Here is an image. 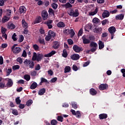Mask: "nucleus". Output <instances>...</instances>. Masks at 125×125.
<instances>
[{
	"label": "nucleus",
	"mask_w": 125,
	"mask_h": 125,
	"mask_svg": "<svg viewBox=\"0 0 125 125\" xmlns=\"http://www.w3.org/2000/svg\"><path fill=\"white\" fill-rule=\"evenodd\" d=\"M63 120H64V118H63V117L62 116H58L57 121H58L59 122H61V123H62Z\"/></svg>",
	"instance_id": "obj_43"
},
{
	"label": "nucleus",
	"mask_w": 125,
	"mask_h": 125,
	"mask_svg": "<svg viewBox=\"0 0 125 125\" xmlns=\"http://www.w3.org/2000/svg\"><path fill=\"white\" fill-rule=\"evenodd\" d=\"M12 113L15 116H18V110L17 109H12Z\"/></svg>",
	"instance_id": "obj_47"
},
{
	"label": "nucleus",
	"mask_w": 125,
	"mask_h": 125,
	"mask_svg": "<svg viewBox=\"0 0 125 125\" xmlns=\"http://www.w3.org/2000/svg\"><path fill=\"white\" fill-rule=\"evenodd\" d=\"M67 13L69 16H72V17H78V16L80 15L79 10L76 9L74 11V9L72 8L68 9L67 10Z\"/></svg>",
	"instance_id": "obj_2"
},
{
	"label": "nucleus",
	"mask_w": 125,
	"mask_h": 125,
	"mask_svg": "<svg viewBox=\"0 0 125 125\" xmlns=\"http://www.w3.org/2000/svg\"><path fill=\"white\" fill-rule=\"evenodd\" d=\"M70 29H65L63 30V33L65 36H68V35H70Z\"/></svg>",
	"instance_id": "obj_39"
},
{
	"label": "nucleus",
	"mask_w": 125,
	"mask_h": 125,
	"mask_svg": "<svg viewBox=\"0 0 125 125\" xmlns=\"http://www.w3.org/2000/svg\"><path fill=\"white\" fill-rule=\"evenodd\" d=\"M42 16L43 20H46L48 18V13L46 11H42Z\"/></svg>",
	"instance_id": "obj_8"
},
{
	"label": "nucleus",
	"mask_w": 125,
	"mask_h": 125,
	"mask_svg": "<svg viewBox=\"0 0 125 125\" xmlns=\"http://www.w3.org/2000/svg\"><path fill=\"white\" fill-rule=\"evenodd\" d=\"M99 117L100 120H104L108 118V115H107V114L105 113H102L99 115Z\"/></svg>",
	"instance_id": "obj_14"
},
{
	"label": "nucleus",
	"mask_w": 125,
	"mask_h": 125,
	"mask_svg": "<svg viewBox=\"0 0 125 125\" xmlns=\"http://www.w3.org/2000/svg\"><path fill=\"white\" fill-rule=\"evenodd\" d=\"M51 6H52V8H53V9L56 10V9H57V7H58V5L55 3H53L51 4Z\"/></svg>",
	"instance_id": "obj_45"
},
{
	"label": "nucleus",
	"mask_w": 125,
	"mask_h": 125,
	"mask_svg": "<svg viewBox=\"0 0 125 125\" xmlns=\"http://www.w3.org/2000/svg\"><path fill=\"white\" fill-rule=\"evenodd\" d=\"M70 58L72 60L74 61L79 60V59H80V55L78 54H74L70 56Z\"/></svg>",
	"instance_id": "obj_12"
},
{
	"label": "nucleus",
	"mask_w": 125,
	"mask_h": 125,
	"mask_svg": "<svg viewBox=\"0 0 125 125\" xmlns=\"http://www.w3.org/2000/svg\"><path fill=\"white\" fill-rule=\"evenodd\" d=\"M38 86V83L36 82H33L30 86L31 89H35Z\"/></svg>",
	"instance_id": "obj_32"
},
{
	"label": "nucleus",
	"mask_w": 125,
	"mask_h": 125,
	"mask_svg": "<svg viewBox=\"0 0 125 125\" xmlns=\"http://www.w3.org/2000/svg\"><path fill=\"white\" fill-rule=\"evenodd\" d=\"M35 70H36V71H39V70H41V65H40V64H38L35 66Z\"/></svg>",
	"instance_id": "obj_57"
},
{
	"label": "nucleus",
	"mask_w": 125,
	"mask_h": 125,
	"mask_svg": "<svg viewBox=\"0 0 125 125\" xmlns=\"http://www.w3.org/2000/svg\"><path fill=\"white\" fill-rule=\"evenodd\" d=\"M70 71H71V67H70L69 66H65L64 71V74H66V73H69Z\"/></svg>",
	"instance_id": "obj_33"
},
{
	"label": "nucleus",
	"mask_w": 125,
	"mask_h": 125,
	"mask_svg": "<svg viewBox=\"0 0 125 125\" xmlns=\"http://www.w3.org/2000/svg\"><path fill=\"white\" fill-rule=\"evenodd\" d=\"M19 108H20V109H24L25 108V104H19Z\"/></svg>",
	"instance_id": "obj_61"
},
{
	"label": "nucleus",
	"mask_w": 125,
	"mask_h": 125,
	"mask_svg": "<svg viewBox=\"0 0 125 125\" xmlns=\"http://www.w3.org/2000/svg\"><path fill=\"white\" fill-rule=\"evenodd\" d=\"M31 76L32 77H36L37 76V71L35 70L31 71Z\"/></svg>",
	"instance_id": "obj_53"
},
{
	"label": "nucleus",
	"mask_w": 125,
	"mask_h": 125,
	"mask_svg": "<svg viewBox=\"0 0 125 125\" xmlns=\"http://www.w3.org/2000/svg\"><path fill=\"white\" fill-rule=\"evenodd\" d=\"M72 48L73 50L77 53H79V52L83 51V48L80 47V46H78V45H74Z\"/></svg>",
	"instance_id": "obj_6"
},
{
	"label": "nucleus",
	"mask_w": 125,
	"mask_h": 125,
	"mask_svg": "<svg viewBox=\"0 0 125 125\" xmlns=\"http://www.w3.org/2000/svg\"><path fill=\"white\" fill-rule=\"evenodd\" d=\"M72 69H73V71H75L76 72L78 70V66L77 65L74 64L72 66Z\"/></svg>",
	"instance_id": "obj_62"
},
{
	"label": "nucleus",
	"mask_w": 125,
	"mask_h": 125,
	"mask_svg": "<svg viewBox=\"0 0 125 125\" xmlns=\"http://www.w3.org/2000/svg\"><path fill=\"white\" fill-rule=\"evenodd\" d=\"M109 24V21H108V20L107 19H105L104 20L102 21V24L103 26H104V25H106V24Z\"/></svg>",
	"instance_id": "obj_46"
},
{
	"label": "nucleus",
	"mask_w": 125,
	"mask_h": 125,
	"mask_svg": "<svg viewBox=\"0 0 125 125\" xmlns=\"http://www.w3.org/2000/svg\"><path fill=\"white\" fill-rule=\"evenodd\" d=\"M17 62H19L20 64H22V63H23V60L21 58H18L17 59Z\"/></svg>",
	"instance_id": "obj_58"
},
{
	"label": "nucleus",
	"mask_w": 125,
	"mask_h": 125,
	"mask_svg": "<svg viewBox=\"0 0 125 125\" xmlns=\"http://www.w3.org/2000/svg\"><path fill=\"white\" fill-rule=\"evenodd\" d=\"M48 34L50 36L51 38H55L56 36V33L51 30L49 31Z\"/></svg>",
	"instance_id": "obj_23"
},
{
	"label": "nucleus",
	"mask_w": 125,
	"mask_h": 125,
	"mask_svg": "<svg viewBox=\"0 0 125 125\" xmlns=\"http://www.w3.org/2000/svg\"><path fill=\"white\" fill-rule=\"evenodd\" d=\"M108 31L111 34V39L113 40L114 39V34L116 32V27L114 26H111L108 28Z\"/></svg>",
	"instance_id": "obj_4"
},
{
	"label": "nucleus",
	"mask_w": 125,
	"mask_h": 125,
	"mask_svg": "<svg viewBox=\"0 0 125 125\" xmlns=\"http://www.w3.org/2000/svg\"><path fill=\"white\" fill-rule=\"evenodd\" d=\"M51 36H50V35H48V36H46L45 37V40L47 42H49V41H50V40H51Z\"/></svg>",
	"instance_id": "obj_55"
},
{
	"label": "nucleus",
	"mask_w": 125,
	"mask_h": 125,
	"mask_svg": "<svg viewBox=\"0 0 125 125\" xmlns=\"http://www.w3.org/2000/svg\"><path fill=\"white\" fill-rule=\"evenodd\" d=\"M110 16V12L107 10H104L102 14L103 18H107V17H109Z\"/></svg>",
	"instance_id": "obj_13"
},
{
	"label": "nucleus",
	"mask_w": 125,
	"mask_h": 125,
	"mask_svg": "<svg viewBox=\"0 0 125 125\" xmlns=\"http://www.w3.org/2000/svg\"><path fill=\"white\" fill-rule=\"evenodd\" d=\"M21 50H22L21 49V47H16L14 48L13 51L14 53H19L20 52H21Z\"/></svg>",
	"instance_id": "obj_20"
},
{
	"label": "nucleus",
	"mask_w": 125,
	"mask_h": 125,
	"mask_svg": "<svg viewBox=\"0 0 125 125\" xmlns=\"http://www.w3.org/2000/svg\"><path fill=\"white\" fill-rule=\"evenodd\" d=\"M24 80H26V81H27V82H29V81H30V80H31V76H30V75H25L24 76Z\"/></svg>",
	"instance_id": "obj_40"
},
{
	"label": "nucleus",
	"mask_w": 125,
	"mask_h": 125,
	"mask_svg": "<svg viewBox=\"0 0 125 125\" xmlns=\"http://www.w3.org/2000/svg\"><path fill=\"white\" fill-rule=\"evenodd\" d=\"M12 72V69L11 68H8V71H7L6 76H9L10 74Z\"/></svg>",
	"instance_id": "obj_56"
},
{
	"label": "nucleus",
	"mask_w": 125,
	"mask_h": 125,
	"mask_svg": "<svg viewBox=\"0 0 125 125\" xmlns=\"http://www.w3.org/2000/svg\"><path fill=\"white\" fill-rule=\"evenodd\" d=\"M104 42L101 41H99V49H102L103 48H104Z\"/></svg>",
	"instance_id": "obj_22"
},
{
	"label": "nucleus",
	"mask_w": 125,
	"mask_h": 125,
	"mask_svg": "<svg viewBox=\"0 0 125 125\" xmlns=\"http://www.w3.org/2000/svg\"><path fill=\"white\" fill-rule=\"evenodd\" d=\"M22 57H27V52L24 50L22 54Z\"/></svg>",
	"instance_id": "obj_63"
},
{
	"label": "nucleus",
	"mask_w": 125,
	"mask_h": 125,
	"mask_svg": "<svg viewBox=\"0 0 125 125\" xmlns=\"http://www.w3.org/2000/svg\"><path fill=\"white\" fill-rule=\"evenodd\" d=\"M93 32H94V33H97V34H101L102 33V28L96 27L93 29Z\"/></svg>",
	"instance_id": "obj_15"
},
{
	"label": "nucleus",
	"mask_w": 125,
	"mask_h": 125,
	"mask_svg": "<svg viewBox=\"0 0 125 125\" xmlns=\"http://www.w3.org/2000/svg\"><path fill=\"white\" fill-rule=\"evenodd\" d=\"M9 29H11V30H13V29H15L16 26L14 24L11 23L10 25H8Z\"/></svg>",
	"instance_id": "obj_44"
},
{
	"label": "nucleus",
	"mask_w": 125,
	"mask_h": 125,
	"mask_svg": "<svg viewBox=\"0 0 125 125\" xmlns=\"http://www.w3.org/2000/svg\"><path fill=\"white\" fill-rule=\"evenodd\" d=\"M89 92L91 95L94 96L97 94V91H96V90H95L94 88H93L90 89Z\"/></svg>",
	"instance_id": "obj_16"
},
{
	"label": "nucleus",
	"mask_w": 125,
	"mask_h": 125,
	"mask_svg": "<svg viewBox=\"0 0 125 125\" xmlns=\"http://www.w3.org/2000/svg\"><path fill=\"white\" fill-rule=\"evenodd\" d=\"M22 24L23 26V28H28V23L26 22V21H25L24 19H22Z\"/></svg>",
	"instance_id": "obj_37"
},
{
	"label": "nucleus",
	"mask_w": 125,
	"mask_h": 125,
	"mask_svg": "<svg viewBox=\"0 0 125 125\" xmlns=\"http://www.w3.org/2000/svg\"><path fill=\"white\" fill-rule=\"evenodd\" d=\"M6 11H7V13H6V16L9 17L10 15H11V10L7 9Z\"/></svg>",
	"instance_id": "obj_54"
},
{
	"label": "nucleus",
	"mask_w": 125,
	"mask_h": 125,
	"mask_svg": "<svg viewBox=\"0 0 125 125\" xmlns=\"http://www.w3.org/2000/svg\"><path fill=\"white\" fill-rule=\"evenodd\" d=\"M33 47L34 50H36V51L39 50V49H40V47L37 44H35L34 45H33Z\"/></svg>",
	"instance_id": "obj_49"
},
{
	"label": "nucleus",
	"mask_w": 125,
	"mask_h": 125,
	"mask_svg": "<svg viewBox=\"0 0 125 125\" xmlns=\"http://www.w3.org/2000/svg\"><path fill=\"white\" fill-rule=\"evenodd\" d=\"M58 124V122L56 120H52L51 121V125H56Z\"/></svg>",
	"instance_id": "obj_50"
},
{
	"label": "nucleus",
	"mask_w": 125,
	"mask_h": 125,
	"mask_svg": "<svg viewBox=\"0 0 125 125\" xmlns=\"http://www.w3.org/2000/svg\"><path fill=\"white\" fill-rule=\"evenodd\" d=\"M83 42V44H88V43H90V40L87 39L85 35H83L82 37Z\"/></svg>",
	"instance_id": "obj_9"
},
{
	"label": "nucleus",
	"mask_w": 125,
	"mask_h": 125,
	"mask_svg": "<svg viewBox=\"0 0 125 125\" xmlns=\"http://www.w3.org/2000/svg\"><path fill=\"white\" fill-rule=\"evenodd\" d=\"M75 116H76V118H77V119H80V118H81V117H82V114H81V111H80L79 110L77 111Z\"/></svg>",
	"instance_id": "obj_38"
},
{
	"label": "nucleus",
	"mask_w": 125,
	"mask_h": 125,
	"mask_svg": "<svg viewBox=\"0 0 125 125\" xmlns=\"http://www.w3.org/2000/svg\"><path fill=\"white\" fill-rule=\"evenodd\" d=\"M93 25L91 23H88L87 24L85 28V31H88L87 30H91V28H92Z\"/></svg>",
	"instance_id": "obj_28"
},
{
	"label": "nucleus",
	"mask_w": 125,
	"mask_h": 125,
	"mask_svg": "<svg viewBox=\"0 0 125 125\" xmlns=\"http://www.w3.org/2000/svg\"><path fill=\"white\" fill-rule=\"evenodd\" d=\"M44 93H45V88H44L41 89L38 92L39 95H43Z\"/></svg>",
	"instance_id": "obj_25"
},
{
	"label": "nucleus",
	"mask_w": 125,
	"mask_h": 125,
	"mask_svg": "<svg viewBox=\"0 0 125 125\" xmlns=\"http://www.w3.org/2000/svg\"><path fill=\"white\" fill-rule=\"evenodd\" d=\"M69 35H70L71 38H73L76 35L75 33V31H74L73 29H70V31L69 32Z\"/></svg>",
	"instance_id": "obj_41"
},
{
	"label": "nucleus",
	"mask_w": 125,
	"mask_h": 125,
	"mask_svg": "<svg viewBox=\"0 0 125 125\" xmlns=\"http://www.w3.org/2000/svg\"><path fill=\"white\" fill-rule=\"evenodd\" d=\"M60 47V42L58 41H54L53 42V48L54 49H58Z\"/></svg>",
	"instance_id": "obj_10"
},
{
	"label": "nucleus",
	"mask_w": 125,
	"mask_h": 125,
	"mask_svg": "<svg viewBox=\"0 0 125 125\" xmlns=\"http://www.w3.org/2000/svg\"><path fill=\"white\" fill-rule=\"evenodd\" d=\"M25 66H29V64L31 63V61L30 60L26 59L23 62Z\"/></svg>",
	"instance_id": "obj_36"
},
{
	"label": "nucleus",
	"mask_w": 125,
	"mask_h": 125,
	"mask_svg": "<svg viewBox=\"0 0 125 125\" xmlns=\"http://www.w3.org/2000/svg\"><path fill=\"white\" fill-rule=\"evenodd\" d=\"M16 102L17 104V105H19L21 103V100H20V97H17L16 99Z\"/></svg>",
	"instance_id": "obj_51"
},
{
	"label": "nucleus",
	"mask_w": 125,
	"mask_h": 125,
	"mask_svg": "<svg viewBox=\"0 0 125 125\" xmlns=\"http://www.w3.org/2000/svg\"><path fill=\"white\" fill-rule=\"evenodd\" d=\"M24 41V36L23 35H20L19 39V42H22Z\"/></svg>",
	"instance_id": "obj_52"
},
{
	"label": "nucleus",
	"mask_w": 125,
	"mask_h": 125,
	"mask_svg": "<svg viewBox=\"0 0 125 125\" xmlns=\"http://www.w3.org/2000/svg\"><path fill=\"white\" fill-rule=\"evenodd\" d=\"M57 26L59 28H64L65 27V23L62 21H60L57 23Z\"/></svg>",
	"instance_id": "obj_26"
},
{
	"label": "nucleus",
	"mask_w": 125,
	"mask_h": 125,
	"mask_svg": "<svg viewBox=\"0 0 125 125\" xmlns=\"http://www.w3.org/2000/svg\"><path fill=\"white\" fill-rule=\"evenodd\" d=\"M6 85L8 87H11L13 85V81H12V79H9Z\"/></svg>",
	"instance_id": "obj_19"
},
{
	"label": "nucleus",
	"mask_w": 125,
	"mask_h": 125,
	"mask_svg": "<svg viewBox=\"0 0 125 125\" xmlns=\"http://www.w3.org/2000/svg\"><path fill=\"white\" fill-rule=\"evenodd\" d=\"M10 18V17H8L6 15L4 16L2 19V23H5V22H7V21H9Z\"/></svg>",
	"instance_id": "obj_18"
},
{
	"label": "nucleus",
	"mask_w": 125,
	"mask_h": 125,
	"mask_svg": "<svg viewBox=\"0 0 125 125\" xmlns=\"http://www.w3.org/2000/svg\"><path fill=\"white\" fill-rule=\"evenodd\" d=\"M68 43L69 44V45H72L74 43V42H73V40L72 39H68L67 40Z\"/></svg>",
	"instance_id": "obj_59"
},
{
	"label": "nucleus",
	"mask_w": 125,
	"mask_h": 125,
	"mask_svg": "<svg viewBox=\"0 0 125 125\" xmlns=\"http://www.w3.org/2000/svg\"><path fill=\"white\" fill-rule=\"evenodd\" d=\"M124 17H125V15L124 14L119 15L116 16V20H123L124 19Z\"/></svg>",
	"instance_id": "obj_27"
},
{
	"label": "nucleus",
	"mask_w": 125,
	"mask_h": 125,
	"mask_svg": "<svg viewBox=\"0 0 125 125\" xmlns=\"http://www.w3.org/2000/svg\"><path fill=\"white\" fill-rule=\"evenodd\" d=\"M93 22H94L95 24H100V20H99L97 18H94L93 19Z\"/></svg>",
	"instance_id": "obj_34"
},
{
	"label": "nucleus",
	"mask_w": 125,
	"mask_h": 125,
	"mask_svg": "<svg viewBox=\"0 0 125 125\" xmlns=\"http://www.w3.org/2000/svg\"><path fill=\"white\" fill-rule=\"evenodd\" d=\"M62 56L64 58H66L68 56V53L67 52V50L64 49L62 51Z\"/></svg>",
	"instance_id": "obj_35"
},
{
	"label": "nucleus",
	"mask_w": 125,
	"mask_h": 125,
	"mask_svg": "<svg viewBox=\"0 0 125 125\" xmlns=\"http://www.w3.org/2000/svg\"><path fill=\"white\" fill-rule=\"evenodd\" d=\"M20 10V13H25L26 12V8L25 6H21L19 9Z\"/></svg>",
	"instance_id": "obj_24"
},
{
	"label": "nucleus",
	"mask_w": 125,
	"mask_h": 125,
	"mask_svg": "<svg viewBox=\"0 0 125 125\" xmlns=\"http://www.w3.org/2000/svg\"><path fill=\"white\" fill-rule=\"evenodd\" d=\"M42 20V17L41 16H37L35 19V21L32 22L33 25H35V24H39V23H41Z\"/></svg>",
	"instance_id": "obj_7"
},
{
	"label": "nucleus",
	"mask_w": 125,
	"mask_h": 125,
	"mask_svg": "<svg viewBox=\"0 0 125 125\" xmlns=\"http://www.w3.org/2000/svg\"><path fill=\"white\" fill-rule=\"evenodd\" d=\"M89 46L91 47V52L93 53L95 52L97 50V48H98V45L94 42H91L90 43Z\"/></svg>",
	"instance_id": "obj_3"
},
{
	"label": "nucleus",
	"mask_w": 125,
	"mask_h": 125,
	"mask_svg": "<svg viewBox=\"0 0 125 125\" xmlns=\"http://www.w3.org/2000/svg\"><path fill=\"white\" fill-rule=\"evenodd\" d=\"M62 6L63 8H65V9H68V8L69 9V8H72V7H73V5H72V4H71L69 2L64 4H62Z\"/></svg>",
	"instance_id": "obj_11"
},
{
	"label": "nucleus",
	"mask_w": 125,
	"mask_h": 125,
	"mask_svg": "<svg viewBox=\"0 0 125 125\" xmlns=\"http://www.w3.org/2000/svg\"><path fill=\"white\" fill-rule=\"evenodd\" d=\"M48 12L50 15H51V16H54L55 15V11L53 10L52 8H49L48 10Z\"/></svg>",
	"instance_id": "obj_30"
},
{
	"label": "nucleus",
	"mask_w": 125,
	"mask_h": 125,
	"mask_svg": "<svg viewBox=\"0 0 125 125\" xmlns=\"http://www.w3.org/2000/svg\"><path fill=\"white\" fill-rule=\"evenodd\" d=\"M56 53V51H52L50 53L44 55V57H51V56H53V55H54Z\"/></svg>",
	"instance_id": "obj_17"
},
{
	"label": "nucleus",
	"mask_w": 125,
	"mask_h": 125,
	"mask_svg": "<svg viewBox=\"0 0 125 125\" xmlns=\"http://www.w3.org/2000/svg\"><path fill=\"white\" fill-rule=\"evenodd\" d=\"M82 35H83V28H81L79 31L78 36V37H80Z\"/></svg>",
	"instance_id": "obj_60"
},
{
	"label": "nucleus",
	"mask_w": 125,
	"mask_h": 125,
	"mask_svg": "<svg viewBox=\"0 0 125 125\" xmlns=\"http://www.w3.org/2000/svg\"><path fill=\"white\" fill-rule=\"evenodd\" d=\"M71 106L72 108H74V109H78V104L77 102H71Z\"/></svg>",
	"instance_id": "obj_31"
},
{
	"label": "nucleus",
	"mask_w": 125,
	"mask_h": 125,
	"mask_svg": "<svg viewBox=\"0 0 125 125\" xmlns=\"http://www.w3.org/2000/svg\"><path fill=\"white\" fill-rule=\"evenodd\" d=\"M42 58H43V55L42 54H37L36 52H34L32 58V61H30V63L29 64V68H31L32 69L34 68V67H35V62L34 61L40 62V61H42Z\"/></svg>",
	"instance_id": "obj_1"
},
{
	"label": "nucleus",
	"mask_w": 125,
	"mask_h": 125,
	"mask_svg": "<svg viewBox=\"0 0 125 125\" xmlns=\"http://www.w3.org/2000/svg\"><path fill=\"white\" fill-rule=\"evenodd\" d=\"M97 12H98V8H96L94 11L91 12L89 13V15H90V16H93V15H95V14H97Z\"/></svg>",
	"instance_id": "obj_29"
},
{
	"label": "nucleus",
	"mask_w": 125,
	"mask_h": 125,
	"mask_svg": "<svg viewBox=\"0 0 125 125\" xmlns=\"http://www.w3.org/2000/svg\"><path fill=\"white\" fill-rule=\"evenodd\" d=\"M56 81H57V78L55 77V78H53L51 80L50 82H51V83H55V82H56Z\"/></svg>",
	"instance_id": "obj_64"
},
{
	"label": "nucleus",
	"mask_w": 125,
	"mask_h": 125,
	"mask_svg": "<svg viewBox=\"0 0 125 125\" xmlns=\"http://www.w3.org/2000/svg\"><path fill=\"white\" fill-rule=\"evenodd\" d=\"M12 69L14 71H15V70H19V69H20V66L19 65H16L12 66Z\"/></svg>",
	"instance_id": "obj_48"
},
{
	"label": "nucleus",
	"mask_w": 125,
	"mask_h": 125,
	"mask_svg": "<svg viewBox=\"0 0 125 125\" xmlns=\"http://www.w3.org/2000/svg\"><path fill=\"white\" fill-rule=\"evenodd\" d=\"M109 87V85L107 83H102L99 86L100 90H106Z\"/></svg>",
	"instance_id": "obj_5"
},
{
	"label": "nucleus",
	"mask_w": 125,
	"mask_h": 125,
	"mask_svg": "<svg viewBox=\"0 0 125 125\" xmlns=\"http://www.w3.org/2000/svg\"><path fill=\"white\" fill-rule=\"evenodd\" d=\"M33 104V100H29L27 101L26 103V105L29 107V106H31V104Z\"/></svg>",
	"instance_id": "obj_42"
},
{
	"label": "nucleus",
	"mask_w": 125,
	"mask_h": 125,
	"mask_svg": "<svg viewBox=\"0 0 125 125\" xmlns=\"http://www.w3.org/2000/svg\"><path fill=\"white\" fill-rule=\"evenodd\" d=\"M41 82L39 84L40 85H42L43 83H49V82L47 81V80L45 79V78H44L43 77H42L41 78Z\"/></svg>",
	"instance_id": "obj_21"
}]
</instances>
